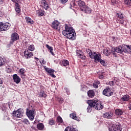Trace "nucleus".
<instances>
[{
  "instance_id": "f257e3e1",
  "label": "nucleus",
  "mask_w": 131,
  "mask_h": 131,
  "mask_svg": "<svg viewBox=\"0 0 131 131\" xmlns=\"http://www.w3.org/2000/svg\"><path fill=\"white\" fill-rule=\"evenodd\" d=\"M65 29L62 31V35L65 36L67 38H69L72 40L75 39V30L72 27L66 24L64 26Z\"/></svg>"
},
{
  "instance_id": "f03ea898",
  "label": "nucleus",
  "mask_w": 131,
  "mask_h": 131,
  "mask_svg": "<svg viewBox=\"0 0 131 131\" xmlns=\"http://www.w3.org/2000/svg\"><path fill=\"white\" fill-rule=\"evenodd\" d=\"M86 103L91 107L96 108L97 110H101L103 108L104 106L100 103L99 101L97 100H88Z\"/></svg>"
},
{
  "instance_id": "7ed1b4c3",
  "label": "nucleus",
  "mask_w": 131,
  "mask_h": 131,
  "mask_svg": "<svg viewBox=\"0 0 131 131\" xmlns=\"http://www.w3.org/2000/svg\"><path fill=\"white\" fill-rule=\"evenodd\" d=\"M36 111L33 109L32 110L26 108V115L28 116L30 121H33L35 118Z\"/></svg>"
},
{
  "instance_id": "20e7f679",
  "label": "nucleus",
  "mask_w": 131,
  "mask_h": 131,
  "mask_svg": "<svg viewBox=\"0 0 131 131\" xmlns=\"http://www.w3.org/2000/svg\"><path fill=\"white\" fill-rule=\"evenodd\" d=\"M101 56L102 55L100 54H97L96 52H93V55H90V57L91 59L94 60V62L98 63L100 60H102Z\"/></svg>"
},
{
  "instance_id": "39448f33",
  "label": "nucleus",
  "mask_w": 131,
  "mask_h": 131,
  "mask_svg": "<svg viewBox=\"0 0 131 131\" xmlns=\"http://www.w3.org/2000/svg\"><path fill=\"white\" fill-rule=\"evenodd\" d=\"M11 27V25L9 23H0V32L6 31Z\"/></svg>"
},
{
  "instance_id": "423d86ee",
  "label": "nucleus",
  "mask_w": 131,
  "mask_h": 131,
  "mask_svg": "<svg viewBox=\"0 0 131 131\" xmlns=\"http://www.w3.org/2000/svg\"><path fill=\"white\" fill-rule=\"evenodd\" d=\"M108 130L109 131H121L120 124L119 123L113 124L112 126L108 128Z\"/></svg>"
},
{
  "instance_id": "0eeeda50",
  "label": "nucleus",
  "mask_w": 131,
  "mask_h": 131,
  "mask_svg": "<svg viewBox=\"0 0 131 131\" xmlns=\"http://www.w3.org/2000/svg\"><path fill=\"white\" fill-rule=\"evenodd\" d=\"M23 109L21 108L18 109L16 111H14L13 113V116H15L18 118H22L23 116Z\"/></svg>"
},
{
  "instance_id": "6e6552de",
  "label": "nucleus",
  "mask_w": 131,
  "mask_h": 131,
  "mask_svg": "<svg viewBox=\"0 0 131 131\" xmlns=\"http://www.w3.org/2000/svg\"><path fill=\"white\" fill-rule=\"evenodd\" d=\"M77 5L80 8V9H82L83 8H85L86 6V4H85L84 2L81 0L76 1L73 3L74 6H76Z\"/></svg>"
},
{
  "instance_id": "1a4fd4ad",
  "label": "nucleus",
  "mask_w": 131,
  "mask_h": 131,
  "mask_svg": "<svg viewBox=\"0 0 131 131\" xmlns=\"http://www.w3.org/2000/svg\"><path fill=\"white\" fill-rule=\"evenodd\" d=\"M44 69L46 72H47L49 75L53 78H56V76L54 74L55 71L54 69L49 68H46V66H44Z\"/></svg>"
},
{
  "instance_id": "9d476101",
  "label": "nucleus",
  "mask_w": 131,
  "mask_h": 131,
  "mask_svg": "<svg viewBox=\"0 0 131 131\" xmlns=\"http://www.w3.org/2000/svg\"><path fill=\"white\" fill-rule=\"evenodd\" d=\"M102 94L105 96L111 97L113 95V92H112L110 88H107L103 90Z\"/></svg>"
},
{
  "instance_id": "9b49d317",
  "label": "nucleus",
  "mask_w": 131,
  "mask_h": 131,
  "mask_svg": "<svg viewBox=\"0 0 131 131\" xmlns=\"http://www.w3.org/2000/svg\"><path fill=\"white\" fill-rule=\"evenodd\" d=\"M52 28H53L54 30H56L58 31L60 30V26H59V23L58 20H54L51 26Z\"/></svg>"
},
{
  "instance_id": "f8f14e48",
  "label": "nucleus",
  "mask_w": 131,
  "mask_h": 131,
  "mask_svg": "<svg viewBox=\"0 0 131 131\" xmlns=\"http://www.w3.org/2000/svg\"><path fill=\"white\" fill-rule=\"evenodd\" d=\"M123 53H131V46L123 45Z\"/></svg>"
},
{
  "instance_id": "ddd939ff",
  "label": "nucleus",
  "mask_w": 131,
  "mask_h": 131,
  "mask_svg": "<svg viewBox=\"0 0 131 131\" xmlns=\"http://www.w3.org/2000/svg\"><path fill=\"white\" fill-rule=\"evenodd\" d=\"M24 56L26 59L31 58L33 56V53L29 51V50H25L24 51Z\"/></svg>"
},
{
  "instance_id": "4468645a",
  "label": "nucleus",
  "mask_w": 131,
  "mask_h": 131,
  "mask_svg": "<svg viewBox=\"0 0 131 131\" xmlns=\"http://www.w3.org/2000/svg\"><path fill=\"white\" fill-rule=\"evenodd\" d=\"M19 38L18 34L17 33H13L11 35V40L12 42L18 40Z\"/></svg>"
},
{
  "instance_id": "2eb2a0df",
  "label": "nucleus",
  "mask_w": 131,
  "mask_h": 131,
  "mask_svg": "<svg viewBox=\"0 0 131 131\" xmlns=\"http://www.w3.org/2000/svg\"><path fill=\"white\" fill-rule=\"evenodd\" d=\"M48 0H41V6L43 7V8L47 10L49 7L50 5H49L48 3Z\"/></svg>"
},
{
  "instance_id": "dca6fc26",
  "label": "nucleus",
  "mask_w": 131,
  "mask_h": 131,
  "mask_svg": "<svg viewBox=\"0 0 131 131\" xmlns=\"http://www.w3.org/2000/svg\"><path fill=\"white\" fill-rule=\"evenodd\" d=\"M123 45L120 46L119 47H116L114 48V51H116L117 53H119L120 54H121L123 53Z\"/></svg>"
},
{
  "instance_id": "f3484780",
  "label": "nucleus",
  "mask_w": 131,
  "mask_h": 131,
  "mask_svg": "<svg viewBox=\"0 0 131 131\" xmlns=\"http://www.w3.org/2000/svg\"><path fill=\"white\" fill-rule=\"evenodd\" d=\"M13 79L14 82L16 84H18L20 81V78L17 74H14L13 75Z\"/></svg>"
},
{
  "instance_id": "a211bd4d",
  "label": "nucleus",
  "mask_w": 131,
  "mask_h": 131,
  "mask_svg": "<svg viewBox=\"0 0 131 131\" xmlns=\"http://www.w3.org/2000/svg\"><path fill=\"white\" fill-rule=\"evenodd\" d=\"M81 11L84 12L86 14H91L92 12L91 8L87 6H86L85 8H82Z\"/></svg>"
},
{
  "instance_id": "6ab92c4d",
  "label": "nucleus",
  "mask_w": 131,
  "mask_h": 131,
  "mask_svg": "<svg viewBox=\"0 0 131 131\" xmlns=\"http://www.w3.org/2000/svg\"><path fill=\"white\" fill-rule=\"evenodd\" d=\"M113 113L111 112H106L102 115V117H103L105 119H111Z\"/></svg>"
},
{
  "instance_id": "aec40b11",
  "label": "nucleus",
  "mask_w": 131,
  "mask_h": 131,
  "mask_svg": "<svg viewBox=\"0 0 131 131\" xmlns=\"http://www.w3.org/2000/svg\"><path fill=\"white\" fill-rule=\"evenodd\" d=\"M60 66L61 67H67L69 66V62L67 59H63L60 62Z\"/></svg>"
},
{
  "instance_id": "412c9836",
  "label": "nucleus",
  "mask_w": 131,
  "mask_h": 131,
  "mask_svg": "<svg viewBox=\"0 0 131 131\" xmlns=\"http://www.w3.org/2000/svg\"><path fill=\"white\" fill-rule=\"evenodd\" d=\"M88 95L90 98H93L95 97V92L94 90H90L88 92Z\"/></svg>"
},
{
  "instance_id": "4be33fe9",
  "label": "nucleus",
  "mask_w": 131,
  "mask_h": 131,
  "mask_svg": "<svg viewBox=\"0 0 131 131\" xmlns=\"http://www.w3.org/2000/svg\"><path fill=\"white\" fill-rule=\"evenodd\" d=\"M25 20H26V23H27L28 24H30V25L34 24V21H33V20L30 17L26 16Z\"/></svg>"
},
{
  "instance_id": "5701e85b",
  "label": "nucleus",
  "mask_w": 131,
  "mask_h": 131,
  "mask_svg": "<svg viewBox=\"0 0 131 131\" xmlns=\"http://www.w3.org/2000/svg\"><path fill=\"white\" fill-rule=\"evenodd\" d=\"M116 17L121 20H123L125 17L124 14H123V13L119 12L116 13Z\"/></svg>"
},
{
  "instance_id": "b1692460",
  "label": "nucleus",
  "mask_w": 131,
  "mask_h": 131,
  "mask_svg": "<svg viewBox=\"0 0 131 131\" xmlns=\"http://www.w3.org/2000/svg\"><path fill=\"white\" fill-rule=\"evenodd\" d=\"M15 11L17 14L20 13V6L18 3H15Z\"/></svg>"
},
{
  "instance_id": "393cba45",
  "label": "nucleus",
  "mask_w": 131,
  "mask_h": 131,
  "mask_svg": "<svg viewBox=\"0 0 131 131\" xmlns=\"http://www.w3.org/2000/svg\"><path fill=\"white\" fill-rule=\"evenodd\" d=\"M36 13L38 17H41L44 15V11L41 9L37 10Z\"/></svg>"
},
{
  "instance_id": "a878e982",
  "label": "nucleus",
  "mask_w": 131,
  "mask_h": 131,
  "mask_svg": "<svg viewBox=\"0 0 131 131\" xmlns=\"http://www.w3.org/2000/svg\"><path fill=\"white\" fill-rule=\"evenodd\" d=\"M38 95H39V98H46L47 97V94L46 93H45V92L43 91H40Z\"/></svg>"
},
{
  "instance_id": "bb28decb",
  "label": "nucleus",
  "mask_w": 131,
  "mask_h": 131,
  "mask_svg": "<svg viewBox=\"0 0 131 131\" xmlns=\"http://www.w3.org/2000/svg\"><path fill=\"white\" fill-rule=\"evenodd\" d=\"M97 74L98 75V78L100 79H102L104 78V72L102 71H100L97 72Z\"/></svg>"
},
{
  "instance_id": "cd10ccee",
  "label": "nucleus",
  "mask_w": 131,
  "mask_h": 131,
  "mask_svg": "<svg viewBox=\"0 0 131 131\" xmlns=\"http://www.w3.org/2000/svg\"><path fill=\"white\" fill-rule=\"evenodd\" d=\"M44 125L43 124L40 123L39 124H37V128L40 130H43L44 129Z\"/></svg>"
},
{
  "instance_id": "c85d7f7f",
  "label": "nucleus",
  "mask_w": 131,
  "mask_h": 131,
  "mask_svg": "<svg viewBox=\"0 0 131 131\" xmlns=\"http://www.w3.org/2000/svg\"><path fill=\"white\" fill-rule=\"evenodd\" d=\"M129 99V96L128 95H125L122 97L121 100L123 102H127Z\"/></svg>"
},
{
  "instance_id": "c756f323",
  "label": "nucleus",
  "mask_w": 131,
  "mask_h": 131,
  "mask_svg": "<svg viewBox=\"0 0 131 131\" xmlns=\"http://www.w3.org/2000/svg\"><path fill=\"white\" fill-rule=\"evenodd\" d=\"M64 131H78V130L73 127L68 126L65 128Z\"/></svg>"
},
{
  "instance_id": "7c9ffc66",
  "label": "nucleus",
  "mask_w": 131,
  "mask_h": 131,
  "mask_svg": "<svg viewBox=\"0 0 131 131\" xmlns=\"http://www.w3.org/2000/svg\"><path fill=\"white\" fill-rule=\"evenodd\" d=\"M115 113L117 116H121L123 115V112L122 110L120 109H116L115 111Z\"/></svg>"
},
{
  "instance_id": "2f4dec72",
  "label": "nucleus",
  "mask_w": 131,
  "mask_h": 131,
  "mask_svg": "<svg viewBox=\"0 0 131 131\" xmlns=\"http://www.w3.org/2000/svg\"><path fill=\"white\" fill-rule=\"evenodd\" d=\"M46 47L48 49H49L50 50V53H51V54L53 56H54L55 54L53 52V48L52 47H50L49 45L47 44L46 45Z\"/></svg>"
},
{
  "instance_id": "473e14b6",
  "label": "nucleus",
  "mask_w": 131,
  "mask_h": 131,
  "mask_svg": "<svg viewBox=\"0 0 131 131\" xmlns=\"http://www.w3.org/2000/svg\"><path fill=\"white\" fill-rule=\"evenodd\" d=\"M6 64V61L2 57L0 58V67H2Z\"/></svg>"
},
{
  "instance_id": "72a5a7b5",
  "label": "nucleus",
  "mask_w": 131,
  "mask_h": 131,
  "mask_svg": "<svg viewBox=\"0 0 131 131\" xmlns=\"http://www.w3.org/2000/svg\"><path fill=\"white\" fill-rule=\"evenodd\" d=\"M56 122L59 123L60 124H61L63 123V119L62 117H61L60 116H58L56 119Z\"/></svg>"
},
{
  "instance_id": "f704fd0d",
  "label": "nucleus",
  "mask_w": 131,
  "mask_h": 131,
  "mask_svg": "<svg viewBox=\"0 0 131 131\" xmlns=\"http://www.w3.org/2000/svg\"><path fill=\"white\" fill-rule=\"evenodd\" d=\"M70 117L76 120H77V119H78V118L77 117L76 115L75 114H70Z\"/></svg>"
},
{
  "instance_id": "c9c22d12",
  "label": "nucleus",
  "mask_w": 131,
  "mask_h": 131,
  "mask_svg": "<svg viewBox=\"0 0 131 131\" xmlns=\"http://www.w3.org/2000/svg\"><path fill=\"white\" fill-rule=\"evenodd\" d=\"M81 90L82 92H86L87 91V86L84 85L83 84L81 85Z\"/></svg>"
},
{
  "instance_id": "e433bc0d",
  "label": "nucleus",
  "mask_w": 131,
  "mask_h": 131,
  "mask_svg": "<svg viewBox=\"0 0 131 131\" xmlns=\"http://www.w3.org/2000/svg\"><path fill=\"white\" fill-rule=\"evenodd\" d=\"M28 50L30 51H34L35 50V47L34 45H30L28 47Z\"/></svg>"
},
{
  "instance_id": "4c0bfd02",
  "label": "nucleus",
  "mask_w": 131,
  "mask_h": 131,
  "mask_svg": "<svg viewBox=\"0 0 131 131\" xmlns=\"http://www.w3.org/2000/svg\"><path fill=\"white\" fill-rule=\"evenodd\" d=\"M21 122L26 124V125L30 124V122L27 119H24L21 120Z\"/></svg>"
},
{
  "instance_id": "58836bf2",
  "label": "nucleus",
  "mask_w": 131,
  "mask_h": 131,
  "mask_svg": "<svg viewBox=\"0 0 131 131\" xmlns=\"http://www.w3.org/2000/svg\"><path fill=\"white\" fill-rule=\"evenodd\" d=\"M124 4L126 6H131V1L130 0H125L124 1Z\"/></svg>"
},
{
  "instance_id": "ea45409f",
  "label": "nucleus",
  "mask_w": 131,
  "mask_h": 131,
  "mask_svg": "<svg viewBox=\"0 0 131 131\" xmlns=\"http://www.w3.org/2000/svg\"><path fill=\"white\" fill-rule=\"evenodd\" d=\"M99 62H100V63H101V64L102 66H103V67H106V66H107V64H106V62H105L104 60H102V59L100 60L99 61Z\"/></svg>"
},
{
  "instance_id": "a19ab883",
  "label": "nucleus",
  "mask_w": 131,
  "mask_h": 131,
  "mask_svg": "<svg viewBox=\"0 0 131 131\" xmlns=\"http://www.w3.org/2000/svg\"><path fill=\"white\" fill-rule=\"evenodd\" d=\"M86 53H88V54L89 55V56H92L93 55H94V53H92V50H90V49H86L85 50Z\"/></svg>"
},
{
  "instance_id": "79ce46f5",
  "label": "nucleus",
  "mask_w": 131,
  "mask_h": 131,
  "mask_svg": "<svg viewBox=\"0 0 131 131\" xmlns=\"http://www.w3.org/2000/svg\"><path fill=\"white\" fill-rule=\"evenodd\" d=\"M49 123L50 125H54L55 124V121L53 119L49 120Z\"/></svg>"
},
{
  "instance_id": "37998d69",
  "label": "nucleus",
  "mask_w": 131,
  "mask_h": 131,
  "mask_svg": "<svg viewBox=\"0 0 131 131\" xmlns=\"http://www.w3.org/2000/svg\"><path fill=\"white\" fill-rule=\"evenodd\" d=\"M76 53H77V56L78 57L83 54L82 51H81V50H77Z\"/></svg>"
},
{
  "instance_id": "c03bdc74",
  "label": "nucleus",
  "mask_w": 131,
  "mask_h": 131,
  "mask_svg": "<svg viewBox=\"0 0 131 131\" xmlns=\"http://www.w3.org/2000/svg\"><path fill=\"white\" fill-rule=\"evenodd\" d=\"M78 57L81 59V60H85L86 58V56L83 54L80 56H78Z\"/></svg>"
},
{
  "instance_id": "a18cd8bd",
  "label": "nucleus",
  "mask_w": 131,
  "mask_h": 131,
  "mask_svg": "<svg viewBox=\"0 0 131 131\" xmlns=\"http://www.w3.org/2000/svg\"><path fill=\"white\" fill-rule=\"evenodd\" d=\"M92 107H94L93 106H89L88 107V108H86V111H88V112L91 113L92 112Z\"/></svg>"
},
{
  "instance_id": "49530a36",
  "label": "nucleus",
  "mask_w": 131,
  "mask_h": 131,
  "mask_svg": "<svg viewBox=\"0 0 131 131\" xmlns=\"http://www.w3.org/2000/svg\"><path fill=\"white\" fill-rule=\"evenodd\" d=\"M103 53H104V54H105L106 56L110 55V54H108V50H105L103 51Z\"/></svg>"
},
{
  "instance_id": "de8ad7c7",
  "label": "nucleus",
  "mask_w": 131,
  "mask_h": 131,
  "mask_svg": "<svg viewBox=\"0 0 131 131\" xmlns=\"http://www.w3.org/2000/svg\"><path fill=\"white\" fill-rule=\"evenodd\" d=\"M61 4H66L68 0H59Z\"/></svg>"
},
{
  "instance_id": "09e8293b",
  "label": "nucleus",
  "mask_w": 131,
  "mask_h": 131,
  "mask_svg": "<svg viewBox=\"0 0 131 131\" xmlns=\"http://www.w3.org/2000/svg\"><path fill=\"white\" fill-rule=\"evenodd\" d=\"M112 54L115 57H117V54L116 53L115 50H112Z\"/></svg>"
},
{
  "instance_id": "8fccbe9b",
  "label": "nucleus",
  "mask_w": 131,
  "mask_h": 131,
  "mask_svg": "<svg viewBox=\"0 0 131 131\" xmlns=\"http://www.w3.org/2000/svg\"><path fill=\"white\" fill-rule=\"evenodd\" d=\"M19 72H20V74H25V69H23V68L20 69Z\"/></svg>"
},
{
  "instance_id": "3c124183",
  "label": "nucleus",
  "mask_w": 131,
  "mask_h": 131,
  "mask_svg": "<svg viewBox=\"0 0 131 131\" xmlns=\"http://www.w3.org/2000/svg\"><path fill=\"white\" fill-rule=\"evenodd\" d=\"M114 81H110L109 82V85L111 86H113L114 85Z\"/></svg>"
},
{
  "instance_id": "603ef678",
  "label": "nucleus",
  "mask_w": 131,
  "mask_h": 131,
  "mask_svg": "<svg viewBox=\"0 0 131 131\" xmlns=\"http://www.w3.org/2000/svg\"><path fill=\"white\" fill-rule=\"evenodd\" d=\"M65 90H66V92L67 93V94H68V95H70V92L69 91V89H68L67 88H64Z\"/></svg>"
},
{
  "instance_id": "864d4df0",
  "label": "nucleus",
  "mask_w": 131,
  "mask_h": 131,
  "mask_svg": "<svg viewBox=\"0 0 131 131\" xmlns=\"http://www.w3.org/2000/svg\"><path fill=\"white\" fill-rule=\"evenodd\" d=\"M93 86L95 89L98 88V85L96 84V83H93Z\"/></svg>"
},
{
  "instance_id": "5fc2aeb1",
  "label": "nucleus",
  "mask_w": 131,
  "mask_h": 131,
  "mask_svg": "<svg viewBox=\"0 0 131 131\" xmlns=\"http://www.w3.org/2000/svg\"><path fill=\"white\" fill-rule=\"evenodd\" d=\"M118 21H120V24H121V25L124 24V20H123V19H121V20H118Z\"/></svg>"
},
{
  "instance_id": "6e6d98bb",
  "label": "nucleus",
  "mask_w": 131,
  "mask_h": 131,
  "mask_svg": "<svg viewBox=\"0 0 131 131\" xmlns=\"http://www.w3.org/2000/svg\"><path fill=\"white\" fill-rule=\"evenodd\" d=\"M5 1L4 0H0V5H4Z\"/></svg>"
},
{
  "instance_id": "4d7b16f0",
  "label": "nucleus",
  "mask_w": 131,
  "mask_h": 131,
  "mask_svg": "<svg viewBox=\"0 0 131 131\" xmlns=\"http://www.w3.org/2000/svg\"><path fill=\"white\" fill-rule=\"evenodd\" d=\"M58 102H59L60 103H62L63 102V99L60 98L58 99Z\"/></svg>"
},
{
  "instance_id": "13d9d810",
  "label": "nucleus",
  "mask_w": 131,
  "mask_h": 131,
  "mask_svg": "<svg viewBox=\"0 0 131 131\" xmlns=\"http://www.w3.org/2000/svg\"><path fill=\"white\" fill-rule=\"evenodd\" d=\"M119 79L117 78H114V81L115 83H116V82H118Z\"/></svg>"
},
{
  "instance_id": "bf43d9fd",
  "label": "nucleus",
  "mask_w": 131,
  "mask_h": 131,
  "mask_svg": "<svg viewBox=\"0 0 131 131\" xmlns=\"http://www.w3.org/2000/svg\"><path fill=\"white\" fill-rule=\"evenodd\" d=\"M13 2H14L15 4H18L19 0H11Z\"/></svg>"
},
{
  "instance_id": "052dcab7",
  "label": "nucleus",
  "mask_w": 131,
  "mask_h": 131,
  "mask_svg": "<svg viewBox=\"0 0 131 131\" xmlns=\"http://www.w3.org/2000/svg\"><path fill=\"white\" fill-rule=\"evenodd\" d=\"M3 82L2 80V79H0V88L2 86V84H3Z\"/></svg>"
},
{
  "instance_id": "680f3d73",
  "label": "nucleus",
  "mask_w": 131,
  "mask_h": 131,
  "mask_svg": "<svg viewBox=\"0 0 131 131\" xmlns=\"http://www.w3.org/2000/svg\"><path fill=\"white\" fill-rule=\"evenodd\" d=\"M94 83H96V84H100V82L99 81H96V82H95Z\"/></svg>"
},
{
  "instance_id": "e2e57ef3",
  "label": "nucleus",
  "mask_w": 131,
  "mask_h": 131,
  "mask_svg": "<svg viewBox=\"0 0 131 131\" xmlns=\"http://www.w3.org/2000/svg\"><path fill=\"white\" fill-rule=\"evenodd\" d=\"M42 64H46V61H45L44 59H43V60H42Z\"/></svg>"
},
{
  "instance_id": "0e129e2a",
  "label": "nucleus",
  "mask_w": 131,
  "mask_h": 131,
  "mask_svg": "<svg viewBox=\"0 0 131 131\" xmlns=\"http://www.w3.org/2000/svg\"><path fill=\"white\" fill-rule=\"evenodd\" d=\"M128 108L129 110H131V102L129 104Z\"/></svg>"
},
{
  "instance_id": "69168bd1",
  "label": "nucleus",
  "mask_w": 131,
  "mask_h": 131,
  "mask_svg": "<svg viewBox=\"0 0 131 131\" xmlns=\"http://www.w3.org/2000/svg\"><path fill=\"white\" fill-rule=\"evenodd\" d=\"M31 128H32V129H36V127H35V126H34V125H32V126H31Z\"/></svg>"
},
{
  "instance_id": "338daca9",
  "label": "nucleus",
  "mask_w": 131,
  "mask_h": 131,
  "mask_svg": "<svg viewBox=\"0 0 131 131\" xmlns=\"http://www.w3.org/2000/svg\"><path fill=\"white\" fill-rule=\"evenodd\" d=\"M34 59L36 60L37 61H38L39 58L37 57H34Z\"/></svg>"
},
{
  "instance_id": "774afa93",
  "label": "nucleus",
  "mask_w": 131,
  "mask_h": 131,
  "mask_svg": "<svg viewBox=\"0 0 131 131\" xmlns=\"http://www.w3.org/2000/svg\"><path fill=\"white\" fill-rule=\"evenodd\" d=\"M130 35H131V30H130Z\"/></svg>"
}]
</instances>
